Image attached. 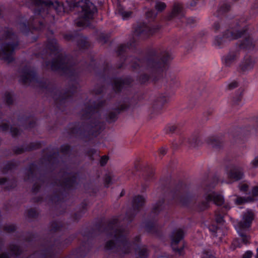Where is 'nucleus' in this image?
I'll use <instances>...</instances> for the list:
<instances>
[{"instance_id": "nucleus-1", "label": "nucleus", "mask_w": 258, "mask_h": 258, "mask_svg": "<svg viewBox=\"0 0 258 258\" xmlns=\"http://www.w3.org/2000/svg\"><path fill=\"white\" fill-rule=\"evenodd\" d=\"M66 3L70 9L74 7H81L79 18L76 22L78 26L81 27L87 25L88 22L93 18L94 15L97 11L95 6L89 1H82L79 2H76L75 0L67 1Z\"/></svg>"}, {"instance_id": "nucleus-2", "label": "nucleus", "mask_w": 258, "mask_h": 258, "mask_svg": "<svg viewBox=\"0 0 258 258\" xmlns=\"http://www.w3.org/2000/svg\"><path fill=\"white\" fill-rule=\"evenodd\" d=\"M5 37L6 42L2 46L0 56L10 62L13 59V54L18 47V43L16 36L11 31H8Z\"/></svg>"}, {"instance_id": "nucleus-3", "label": "nucleus", "mask_w": 258, "mask_h": 258, "mask_svg": "<svg viewBox=\"0 0 258 258\" xmlns=\"http://www.w3.org/2000/svg\"><path fill=\"white\" fill-rule=\"evenodd\" d=\"M244 26V24L236 25L226 31L223 37L221 36H216L213 41V45L220 48L223 45L226 39L231 40L241 37L243 33L245 32L243 29Z\"/></svg>"}, {"instance_id": "nucleus-4", "label": "nucleus", "mask_w": 258, "mask_h": 258, "mask_svg": "<svg viewBox=\"0 0 258 258\" xmlns=\"http://www.w3.org/2000/svg\"><path fill=\"white\" fill-rule=\"evenodd\" d=\"M253 219V214L252 212L247 211L243 214L242 219L235 226L237 232L244 244L249 242L250 238L248 236L242 233V231L246 230L250 227Z\"/></svg>"}, {"instance_id": "nucleus-5", "label": "nucleus", "mask_w": 258, "mask_h": 258, "mask_svg": "<svg viewBox=\"0 0 258 258\" xmlns=\"http://www.w3.org/2000/svg\"><path fill=\"white\" fill-rule=\"evenodd\" d=\"M205 190L204 200L199 205L201 210H205L209 208L210 202L212 201L217 206H221L224 203V198L221 195L216 193L212 190H208V188H206Z\"/></svg>"}, {"instance_id": "nucleus-6", "label": "nucleus", "mask_w": 258, "mask_h": 258, "mask_svg": "<svg viewBox=\"0 0 258 258\" xmlns=\"http://www.w3.org/2000/svg\"><path fill=\"white\" fill-rule=\"evenodd\" d=\"M34 2L38 5H41L43 7V9L40 10L39 12L36 11V14L38 13V14L43 15L45 13V11H47V13L48 11H55L58 14L61 15L64 12L63 6L57 1L47 4L44 3L42 0H34Z\"/></svg>"}, {"instance_id": "nucleus-7", "label": "nucleus", "mask_w": 258, "mask_h": 258, "mask_svg": "<svg viewBox=\"0 0 258 258\" xmlns=\"http://www.w3.org/2000/svg\"><path fill=\"white\" fill-rule=\"evenodd\" d=\"M126 233L123 232L122 231L118 230L116 231L113 235L114 240H110L107 242L106 244V248L110 249L113 248L115 244L118 245L119 246H122V252L124 253H128V250H126V247H128V245L126 242Z\"/></svg>"}, {"instance_id": "nucleus-8", "label": "nucleus", "mask_w": 258, "mask_h": 258, "mask_svg": "<svg viewBox=\"0 0 258 258\" xmlns=\"http://www.w3.org/2000/svg\"><path fill=\"white\" fill-rule=\"evenodd\" d=\"M170 53L168 52H164L162 55V63L155 61H150L148 62V69L152 71L155 73H157L161 71H163L165 68V63L170 59L172 58Z\"/></svg>"}, {"instance_id": "nucleus-9", "label": "nucleus", "mask_w": 258, "mask_h": 258, "mask_svg": "<svg viewBox=\"0 0 258 258\" xmlns=\"http://www.w3.org/2000/svg\"><path fill=\"white\" fill-rule=\"evenodd\" d=\"M184 236V232L181 229H177L173 231L171 236V245L173 249L175 251H178V254L182 255L183 253V249H176L174 247V245L179 242Z\"/></svg>"}, {"instance_id": "nucleus-10", "label": "nucleus", "mask_w": 258, "mask_h": 258, "mask_svg": "<svg viewBox=\"0 0 258 258\" xmlns=\"http://www.w3.org/2000/svg\"><path fill=\"white\" fill-rule=\"evenodd\" d=\"M255 61V59L250 55H245L239 66L240 70L243 72L250 71L253 69Z\"/></svg>"}, {"instance_id": "nucleus-11", "label": "nucleus", "mask_w": 258, "mask_h": 258, "mask_svg": "<svg viewBox=\"0 0 258 258\" xmlns=\"http://www.w3.org/2000/svg\"><path fill=\"white\" fill-rule=\"evenodd\" d=\"M159 29L160 27L158 25L151 26L144 24L142 26L140 27L137 31L141 34H143L147 36H149L157 32Z\"/></svg>"}, {"instance_id": "nucleus-12", "label": "nucleus", "mask_w": 258, "mask_h": 258, "mask_svg": "<svg viewBox=\"0 0 258 258\" xmlns=\"http://www.w3.org/2000/svg\"><path fill=\"white\" fill-rule=\"evenodd\" d=\"M228 176L230 179L235 181L241 179L243 176L242 168L239 167H232L228 173Z\"/></svg>"}, {"instance_id": "nucleus-13", "label": "nucleus", "mask_w": 258, "mask_h": 258, "mask_svg": "<svg viewBox=\"0 0 258 258\" xmlns=\"http://www.w3.org/2000/svg\"><path fill=\"white\" fill-rule=\"evenodd\" d=\"M34 78V72L30 69H26L22 71L20 80L26 84L33 81Z\"/></svg>"}, {"instance_id": "nucleus-14", "label": "nucleus", "mask_w": 258, "mask_h": 258, "mask_svg": "<svg viewBox=\"0 0 258 258\" xmlns=\"http://www.w3.org/2000/svg\"><path fill=\"white\" fill-rule=\"evenodd\" d=\"M240 47L252 50L255 47V42L251 36H245L240 44Z\"/></svg>"}, {"instance_id": "nucleus-15", "label": "nucleus", "mask_w": 258, "mask_h": 258, "mask_svg": "<svg viewBox=\"0 0 258 258\" xmlns=\"http://www.w3.org/2000/svg\"><path fill=\"white\" fill-rule=\"evenodd\" d=\"M239 56V52L237 50L230 52L223 59V61L226 66H229L234 62Z\"/></svg>"}, {"instance_id": "nucleus-16", "label": "nucleus", "mask_w": 258, "mask_h": 258, "mask_svg": "<svg viewBox=\"0 0 258 258\" xmlns=\"http://www.w3.org/2000/svg\"><path fill=\"white\" fill-rule=\"evenodd\" d=\"M66 59L61 56H58L56 60H54L51 64V68L53 70H57L59 69H64L66 67L64 63Z\"/></svg>"}, {"instance_id": "nucleus-17", "label": "nucleus", "mask_w": 258, "mask_h": 258, "mask_svg": "<svg viewBox=\"0 0 258 258\" xmlns=\"http://www.w3.org/2000/svg\"><path fill=\"white\" fill-rule=\"evenodd\" d=\"M171 16L178 19H181L184 16V12L181 4L177 3L174 5Z\"/></svg>"}, {"instance_id": "nucleus-18", "label": "nucleus", "mask_w": 258, "mask_h": 258, "mask_svg": "<svg viewBox=\"0 0 258 258\" xmlns=\"http://www.w3.org/2000/svg\"><path fill=\"white\" fill-rule=\"evenodd\" d=\"M145 202V199L141 196H138L134 198L133 201V207L135 210L139 209Z\"/></svg>"}, {"instance_id": "nucleus-19", "label": "nucleus", "mask_w": 258, "mask_h": 258, "mask_svg": "<svg viewBox=\"0 0 258 258\" xmlns=\"http://www.w3.org/2000/svg\"><path fill=\"white\" fill-rule=\"evenodd\" d=\"M125 84V81L121 79H117L114 81L113 88L116 91H119Z\"/></svg>"}, {"instance_id": "nucleus-20", "label": "nucleus", "mask_w": 258, "mask_h": 258, "mask_svg": "<svg viewBox=\"0 0 258 258\" xmlns=\"http://www.w3.org/2000/svg\"><path fill=\"white\" fill-rule=\"evenodd\" d=\"M83 115L85 116V117H88V116H95V115L94 108L92 107V106L86 108L85 111L83 112Z\"/></svg>"}, {"instance_id": "nucleus-21", "label": "nucleus", "mask_w": 258, "mask_h": 258, "mask_svg": "<svg viewBox=\"0 0 258 258\" xmlns=\"http://www.w3.org/2000/svg\"><path fill=\"white\" fill-rule=\"evenodd\" d=\"M118 13L121 16L123 19H127L130 18L132 15L131 11H125L121 8L118 9Z\"/></svg>"}, {"instance_id": "nucleus-22", "label": "nucleus", "mask_w": 258, "mask_h": 258, "mask_svg": "<svg viewBox=\"0 0 258 258\" xmlns=\"http://www.w3.org/2000/svg\"><path fill=\"white\" fill-rule=\"evenodd\" d=\"M137 253L139 254V256L141 258H145L148 255V252L146 248L145 247H141L137 249L136 250Z\"/></svg>"}, {"instance_id": "nucleus-23", "label": "nucleus", "mask_w": 258, "mask_h": 258, "mask_svg": "<svg viewBox=\"0 0 258 258\" xmlns=\"http://www.w3.org/2000/svg\"><path fill=\"white\" fill-rule=\"evenodd\" d=\"M209 230L213 233L214 236H220V238H221L220 233H221V230L220 228L215 227L214 225H212L210 226Z\"/></svg>"}, {"instance_id": "nucleus-24", "label": "nucleus", "mask_w": 258, "mask_h": 258, "mask_svg": "<svg viewBox=\"0 0 258 258\" xmlns=\"http://www.w3.org/2000/svg\"><path fill=\"white\" fill-rule=\"evenodd\" d=\"M166 7V4L164 3L161 2H157L155 6V9L158 12H162L163 10H165Z\"/></svg>"}, {"instance_id": "nucleus-25", "label": "nucleus", "mask_w": 258, "mask_h": 258, "mask_svg": "<svg viewBox=\"0 0 258 258\" xmlns=\"http://www.w3.org/2000/svg\"><path fill=\"white\" fill-rule=\"evenodd\" d=\"M230 6L227 3L222 4L219 8V11L221 13L226 12L229 10Z\"/></svg>"}, {"instance_id": "nucleus-26", "label": "nucleus", "mask_w": 258, "mask_h": 258, "mask_svg": "<svg viewBox=\"0 0 258 258\" xmlns=\"http://www.w3.org/2000/svg\"><path fill=\"white\" fill-rule=\"evenodd\" d=\"M51 44H49L48 45V48L50 49L51 50H57V44L55 41V40H52L51 42Z\"/></svg>"}, {"instance_id": "nucleus-27", "label": "nucleus", "mask_w": 258, "mask_h": 258, "mask_svg": "<svg viewBox=\"0 0 258 258\" xmlns=\"http://www.w3.org/2000/svg\"><path fill=\"white\" fill-rule=\"evenodd\" d=\"M157 14L152 10L149 11L146 13V16L148 18L154 19L157 16Z\"/></svg>"}, {"instance_id": "nucleus-28", "label": "nucleus", "mask_w": 258, "mask_h": 258, "mask_svg": "<svg viewBox=\"0 0 258 258\" xmlns=\"http://www.w3.org/2000/svg\"><path fill=\"white\" fill-rule=\"evenodd\" d=\"M216 221L219 224H222L224 222L223 216L217 212L216 213Z\"/></svg>"}, {"instance_id": "nucleus-29", "label": "nucleus", "mask_w": 258, "mask_h": 258, "mask_svg": "<svg viewBox=\"0 0 258 258\" xmlns=\"http://www.w3.org/2000/svg\"><path fill=\"white\" fill-rule=\"evenodd\" d=\"M254 200V199H249L248 200H245V199H243L242 198H238L237 200H236V203L237 204H241L243 203H244L248 201H251Z\"/></svg>"}, {"instance_id": "nucleus-30", "label": "nucleus", "mask_w": 258, "mask_h": 258, "mask_svg": "<svg viewBox=\"0 0 258 258\" xmlns=\"http://www.w3.org/2000/svg\"><path fill=\"white\" fill-rule=\"evenodd\" d=\"M251 165L253 168L258 167V156L255 157L251 161Z\"/></svg>"}, {"instance_id": "nucleus-31", "label": "nucleus", "mask_w": 258, "mask_h": 258, "mask_svg": "<svg viewBox=\"0 0 258 258\" xmlns=\"http://www.w3.org/2000/svg\"><path fill=\"white\" fill-rule=\"evenodd\" d=\"M253 255L251 251H246L242 255V258H251Z\"/></svg>"}, {"instance_id": "nucleus-32", "label": "nucleus", "mask_w": 258, "mask_h": 258, "mask_svg": "<svg viewBox=\"0 0 258 258\" xmlns=\"http://www.w3.org/2000/svg\"><path fill=\"white\" fill-rule=\"evenodd\" d=\"M238 84L236 81H233V82H232L229 84L228 88L230 89H233L237 87L238 86Z\"/></svg>"}, {"instance_id": "nucleus-33", "label": "nucleus", "mask_w": 258, "mask_h": 258, "mask_svg": "<svg viewBox=\"0 0 258 258\" xmlns=\"http://www.w3.org/2000/svg\"><path fill=\"white\" fill-rule=\"evenodd\" d=\"M239 189L242 191H246L248 189V185L246 184H241L239 186Z\"/></svg>"}, {"instance_id": "nucleus-34", "label": "nucleus", "mask_w": 258, "mask_h": 258, "mask_svg": "<svg viewBox=\"0 0 258 258\" xmlns=\"http://www.w3.org/2000/svg\"><path fill=\"white\" fill-rule=\"evenodd\" d=\"M149 80V77L147 75H143L140 78V81L142 83H144Z\"/></svg>"}, {"instance_id": "nucleus-35", "label": "nucleus", "mask_w": 258, "mask_h": 258, "mask_svg": "<svg viewBox=\"0 0 258 258\" xmlns=\"http://www.w3.org/2000/svg\"><path fill=\"white\" fill-rule=\"evenodd\" d=\"M176 128V126L175 125H170L167 126V130L169 133L173 132Z\"/></svg>"}, {"instance_id": "nucleus-36", "label": "nucleus", "mask_w": 258, "mask_h": 258, "mask_svg": "<svg viewBox=\"0 0 258 258\" xmlns=\"http://www.w3.org/2000/svg\"><path fill=\"white\" fill-rule=\"evenodd\" d=\"M11 132L13 136H17L19 134V130L16 127H12L11 128Z\"/></svg>"}, {"instance_id": "nucleus-37", "label": "nucleus", "mask_w": 258, "mask_h": 258, "mask_svg": "<svg viewBox=\"0 0 258 258\" xmlns=\"http://www.w3.org/2000/svg\"><path fill=\"white\" fill-rule=\"evenodd\" d=\"M251 194L253 197L258 196V187L255 186L253 188L251 191Z\"/></svg>"}, {"instance_id": "nucleus-38", "label": "nucleus", "mask_w": 258, "mask_h": 258, "mask_svg": "<svg viewBox=\"0 0 258 258\" xmlns=\"http://www.w3.org/2000/svg\"><path fill=\"white\" fill-rule=\"evenodd\" d=\"M108 160V158L106 156H103L100 160V164L102 166L104 165Z\"/></svg>"}, {"instance_id": "nucleus-39", "label": "nucleus", "mask_w": 258, "mask_h": 258, "mask_svg": "<svg viewBox=\"0 0 258 258\" xmlns=\"http://www.w3.org/2000/svg\"><path fill=\"white\" fill-rule=\"evenodd\" d=\"M15 227L13 225H9L6 227V230L9 232L13 231L15 230Z\"/></svg>"}, {"instance_id": "nucleus-40", "label": "nucleus", "mask_w": 258, "mask_h": 258, "mask_svg": "<svg viewBox=\"0 0 258 258\" xmlns=\"http://www.w3.org/2000/svg\"><path fill=\"white\" fill-rule=\"evenodd\" d=\"M1 128L3 131H6L9 129V126L6 123H3V124L1 126Z\"/></svg>"}, {"instance_id": "nucleus-41", "label": "nucleus", "mask_w": 258, "mask_h": 258, "mask_svg": "<svg viewBox=\"0 0 258 258\" xmlns=\"http://www.w3.org/2000/svg\"><path fill=\"white\" fill-rule=\"evenodd\" d=\"M220 24L219 22H216L214 23L213 25V28L215 31H217L219 29L220 27Z\"/></svg>"}, {"instance_id": "nucleus-42", "label": "nucleus", "mask_w": 258, "mask_h": 258, "mask_svg": "<svg viewBox=\"0 0 258 258\" xmlns=\"http://www.w3.org/2000/svg\"><path fill=\"white\" fill-rule=\"evenodd\" d=\"M217 140V139L216 138H211L210 139V144L213 146V147L216 146V144L214 143L213 141H215L216 142Z\"/></svg>"}, {"instance_id": "nucleus-43", "label": "nucleus", "mask_w": 258, "mask_h": 258, "mask_svg": "<svg viewBox=\"0 0 258 258\" xmlns=\"http://www.w3.org/2000/svg\"><path fill=\"white\" fill-rule=\"evenodd\" d=\"M105 184L108 185L111 182V178L110 176H107L105 178Z\"/></svg>"}, {"instance_id": "nucleus-44", "label": "nucleus", "mask_w": 258, "mask_h": 258, "mask_svg": "<svg viewBox=\"0 0 258 258\" xmlns=\"http://www.w3.org/2000/svg\"><path fill=\"white\" fill-rule=\"evenodd\" d=\"M166 153V150L164 148H161L159 150V153L162 155H164Z\"/></svg>"}, {"instance_id": "nucleus-45", "label": "nucleus", "mask_w": 258, "mask_h": 258, "mask_svg": "<svg viewBox=\"0 0 258 258\" xmlns=\"http://www.w3.org/2000/svg\"><path fill=\"white\" fill-rule=\"evenodd\" d=\"M7 102L8 104H11L12 102V98L10 95H9L7 98Z\"/></svg>"}, {"instance_id": "nucleus-46", "label": "nucleus", "mask_w": 258, "mask_h": 258, "mask_svg": "<svg viewBox=\"0 0 258 258\" xmlns=\"http://www.w3.org/2000/svg\"><path fill=\"white\" fill-rule=\"evenodd\" d=\"M233 244L236 247H240V245L239 243L238 240L237 239L234 240L233 242Z\"/></svg>"}, {"instance_id": "nucleus-47", "label": "nucleus", "mask_w": 258, "mask_h": 258, "mask_svg": "<svg viewBox=\"0 0 258 258\" xmlns=\"http://www.w3.org/2000/svg\"><path fill=\"white\" fill-rule=\"evenodd\" d=\"M69 149H70V147L68 145H65V146H63L62 147V150L63 152L67 151L69 150Z\"/></svg>"}, {"instance_id": "nucleus-48", "label": "nucleus", "mask_w": 258, "mask_h": 258, "mask_svg": "<svg viewBox=\"0 0 258 258\" xmlns=\"http://www.w3.org/2000/svg\"><path fill=\"white\" fill-rule=\"evenodd\" d=\"M230 207L228 205H225L223 208H222V212L224 213L226 210L229 209Z\"/></svg>"}, {"instance_id": "nucleus-49", "label": "nucleus", "mask_w": 258, "mask_h": 258, "mask_svg": "<svg viewBox=\"0 0 258 258\" xmlns=\"http://www.w3.org/2000/svg\"><path fill=\"white\" fill-rule=\"evenodd\" d=\"M160 210H161V208H160L158 206H156V207H155L154 208V210L155 213H156L157 212H158Z\"/></svg>"}, {"instance_id": "nucleus-50", "label": "nucleus", "mask_w": 258, "mask_h": 258, "mask_svg": "<svg viewBox=\"0 0 258 258\" xmlns=\"http://www.w3.org/2000/svg\"><path fill=\"white\" fill-rule=\"evenodd\" d=\"M0 258H8V256L6 253H3L1 255Z\"/></svg>"}, {"instance_id": "nucleus-51", "label": "nucleus", "mask_w": 258, "mask_h": 258, "mask_svg": "<svg viewBox=\"0 0 258 258\" xmlns=\"http://www.w3.org/2000/svg\"><path fill=\"white\" fill-rule=\"evenodd\" d=\"M194 22V20L193 19H188L187 20V22L189 23H192Z\"/></svg>"}, {"instance_id": "nucleus-52", "label": "nucleus", "mask_w": 258, "mask_h": 258, "mask_svg": "<svg viewBox=\"0 0 258 258\" xmlns=\"http://www.w3.org/2000/svg\"><path fill=\"white\" fill-rule=\"evenodd\" d=\"M255 258H258V247L256 248V253L255 255Z\"/></svg>"}, {"instance_id": "nucleus-53", "label": "nucleus", "mask_w": 258, "mask_h": 258, "mask_svg": "<svg viewBox=\"0 0 258 258\" xmlns=\"http://www.w3.org/2000/svg\"><path fill=\"white\" fill-rule=\"evenodd\" d=\"M98 125H99V122H95V124H94V126H95V127H96V128H98V127H97V126H98Z\"/></svg>"}, {"instance_id": "nucleus-54", "label": "nucleus", "mask_w": 258, "mask_h": 258, "mask_svg": "<svg viewBox=\"0 0 258 258\" xmlns=\"http://www.w3.org/2000/svg\"><path fill=\"white\" fill-rule=\"evenodd\" d=\"M158 258H169L168 256H160Z\"/></svg>"}, {"instance_id": "nucleus-55", "label": "nucleus", "mask_w": 258, "mask_h": 258, "mask_svg": "<svg viewBox=\"0 0 258 258\" xmlns=\"http://www.w3.org/2000/svg\"><path fill=\"white\" fill-rule=\"evenodd\" d=\"M208 258H216V257L214 256L211 255V256H209Z\"/></svg>"}, {"instance_id": "nucleus-56", "label": "nucleus", "mask_w": 258, "mask_h": 258, "mask_svg": "<svg viewBox=\"0 0 258 258\" xmlns=\"http://www.w3.org/2000/svg\"><path fill=\"white\" fill-rule=\"evenodd\" d=\"M152 79L153 81H156V80L155 78H152Z\"/></svg>"}, {"instance_id": "nucleus-57", "label": "nucleus", "mask_w": 258, "mask_h": 258, "mask_svg": "<svg viewBox=\"0 0 258 258\" xmlns=\"http://www.w3.org/2000/svg\"><path fill=\"white\" fill-rule=\"evenodd\" d=\"M3 182H5V180L4 179H3V181L1 182V183H3Z\"/></svg>"}, {"instance_id": "nucleus-58", "label": "nucleus", "mask_w": 258, "mask_h": 258, "mask_svg": "<svg viewBox=\"0 0 258 258\" xmlns=\"http://www.w3.org/2000/svg\"><path fill=\"white\" fill-rule=\"evenodd\" d=\"M257 4H258V2H257Z\"/></svg>"}]
</instances>
